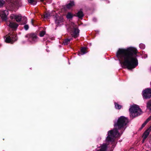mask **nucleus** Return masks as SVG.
Masks as SVG:
<instances>
[{
  "instance_id": "nucleus-24",
  "label": "nucleus",
  "mask_w": 151,
  "mask_h": 151,
  "mask_svg": "<svg viewBox=\"0 0 151 151\" xmlns=\"http://www.w3.org/2000/svg\"><path fill=\"white\" fill-rule=\"evenodd\" d=\"M50 16V14L49 13H46L44 15V17L45 18H47Z\"/></svg>"
},
{
  "instance_id": "nucleus-25",
  "label": "nucleus",
  "mask_w": 151,
  "mask_h": 151,
  "mask_svg": "<svg viewBox=\"0 0 151 151\" xmlns=\"http://www.w3.org/2000/svg\"><path fill=\"white\" fill-rule=\"evenodd\" d=\"M24 28L26 30H27L29 28V26L28 25H25L24 26Z\"/></svg>"
},
{
  "instance_id": "nucleus-12",
  "label": "nucleus",
  "mask_w": 151,
  "mask_h": 151,
  "mask_svg": "<svg viewBox=\"0 0 151 151\" xmlns=\"http://www.w3.org/2000/svg\"><path fill=\"white\" fill-rule=\"evenodd\" d=\"M75 5L73 1H70V3L68 4L66 6L68 9H70L73 6H74Z\"/></svg>"
},
{
  "instance_id": "nucleus-32",
  "label": "nucleus",
  "mask_w": 151,
  "mask_h": 151,
  "mask_svg": "<svg viewBox=\"0 0 151 151\" xmlns=\"http://www.w3.org/2000/svg\"><path fill=\"white\" fill-rule=\"evenodd\" d=\"M44 1V0H40V1L41 2H43Z\"/></svg>"
},
{
  "instance_id": "nucleus-16",
  "label": "nucleus",
  "mask_w": 151,
  "mask_h": 151,
  "mask_svg": "<svg viewBox=\"0 0 151 151\" xmlns=\"http://www.w3.org/2000/svg\"><path fill=\"white\" fill-rule=\"evenodd\" d=\"M77 16L79 18H82L83 16V12L81 11H80L77 14Z\"/></svg>"
},
{
  "instance_id": "nucleus-28",
  "label": "nucleus",
  "mask_w": 151,
  "mask_h": 151,
  "mask_svg": "<svg viewBox=\"0 0 151 151\" xmlns=\"http://www.w3.org/2000/svg\"><path fill=\"white\" fill-rule=\"evenodd\" d=\"M147 130L150 133L151 131V126Z\"/></svg>"
},
{
  "instance_id": "nucleus-26",
  "label": "nucleus",
  "mask_w": 151,
  "mask_h": 151,
  "mask_svg": "<svg viewBox=\"0 0 151 151\" xmlns=\"http://www.w3.org/2000/svg\"><path fill=\"white\" fill-rule=\"evenodd\" d=\"M151 119V115L146 120V122H148Z\"/></svg>"
},
{
  "instance_id": "nucleus-31",
  "label": "nucleus",
  "mask_w": 151,
  "mask_h": 151,
  "mask_svg": "<svg viewBox=\"0 0 151 151\" xmlns=\"http://www.w3.org/2000/svg\"><path fill=\"white\" fill-rule=\"evenodd\" d=\"M23 18H24V19H25V20H27V19H26V17H24Z\"/></svg>"
},
{
  "instance_id": "nucleus-29",
  "label": "nucleus",
  "mask_w": 151,
  "mask_h": 151,
  "mask_svg": "<svg viewBox=\"0 0 151 151\" xmlns=\"http://www.w3.org/2000/svg\"><path fill=\"white\" fill-rule=\"evenodd\" d=\"M21 2V0H17V4H18V3H20Z\"/></svg>"
},
{
  "instance_id": "nucleus-27",
  "label": "nucleus",
  "mask_w": 151,
  "mask_h": 151,
  "mask_svg": "<svg viewBox=\"0 0 151 151\" xmlns=\"http://www.w3.org/2000/svg\"><path fill=\"white\" fill-rule=\"evenodd\" d=\"M147 123V122H146V121H145V122L142 125V127H144L145 125H146V124Z\"/></svg>"
},
{
  "instance_id": "nucleus-18",
  "label": "nucleus",
  "mask_w": 151,
  "mask_h": 151,
  "mask_svg": "<svg viewBox=\"0 0 151 151\" xmlns=\"http://www.w3.org/2000/svg\"><path fill=\"white\" fill-rule=\"evenodd\" d=\"M70 40L69 39H66L64 41L63 43L65 45H67L70 42Z\"/></svg>"
},
{
  "instance_id": "nucleus-2",
  "label": "nucleus",
  "mask_w": 151,
  "mask_h": 151,
  "mask_svg": "<svg viewBox=\"0 0 151 151\" xmlns=\"http://www.w3.org/2000/svg\"><path fill=\"white\" fill-rule=\"evenodd\" d=\"M128 122V119L127 117L123 116L119 117L117 122L114 124V129L108 132L106 140L113 141L115 138L120 136L125 130V126Z\"/></svg>"
},
{
  "instance_id": "nucleus-19",
  "label": "nucleus",
  "mask_w": 151,
  "mask_h": 151,
  "mask_svg": "<svg viewBox=\"0 0 151 151\" xmlns=\"http://www.w3.org/2000/svg\"><path fill=\"white\" fill-rule=\"evenodd\" d=\"M73 17L72 14L70 13H68L66 15V17L68 19L71 18Z\"/></svg>"
},
{
  "instance_id": "nucleus-21",
  "label": "nucleus",
  "mask_w": 151,
  "mask_h": 151,
  "mask_svg": "<svg viewBox=\"0 0 151 151\" xmlns=\"http://www.w3.org/2000/svg\"><path fill=\"white\" fill-rule=\"evenodd\" d=\"M45 33V32L44 31H42L40 32V36L41 37H42L44 36Z\"/></svg>"
},
{
  "instance_id": "nucleus-9",
  "label": "nucleus",
  "mask_w": 151,
  "mask_h": 151,
  "mask_svg": "<svg viewBox=\"0 0 151 151\" xmlns=\"http://www.w3.org/2000/svg\"><path fill=\"white\" fill-rule=\"evenodd\" d=\"M10 18L12 19H15L17 22H20L22 19L21 15H15L14 14H12L10 16Z\"/></svg>"
},
{
  "instance_id": "nucleus-23",
  "label": "nucleus",
  "mask_w": 151,
  "mask_h": 151,
  "mask_svg": "<svg viewBox=\"0 0 151 151\" xmlns=\"http://www.w3.org/2000/svg\"><path fill=\"white\" fill-rule=\"evenodd\" d=\"M4 4V1L3 0H0V7L2 6Z\"/></svg>"
},
{
  "instance_id": "nucleus-11",
  "label": "nucleus",
  "mask_w": 151,
  "mask_h": 151,
  "mask_svg": "<svg viewBox=\"0 0 151 151\" xmlns=\"http://www.w3.org/2000/svg\"><path fill=\"white\" fill-rule=\"evenodd\" d=\"M63 22V18L62 17H58L57 18V19L55 20V22L58 25L59 24Z\"/></svg>"
},
{
  "instance_id": "nucleus-8",
  "label": "nucleus",
  "mask_w": 151,
  "mask_h": 151,
  "mask_svg": "<svg viewBox=\"0 0 151 151\" xmlns=\"http://www.w3.org/2000/svg\"><path fill=\"white\" fill-rule=\"evenodd\" d=\"M8 14V11L5 10L0 11V16L3 20H6L7 19V16Z\"/></svg>"
},
{
  "instance_id": "nucleus-15",
  "label": "nucleus",
  "mask_w": 151,
  "mask_h": 151,
  "mask_svg": "<svg viewBox=\"0 0 151 151\" xmlns=\"http://www.w3.org/2000/svg\"><path fill=\"white\" fill-rule=\"evenodd\" d=\"M147 108L150 110H151V100L148 101L147 104Z\"/></svg>"
},
{
  "instance_id": "nucleus-14",
  "label": "nucleus",
  "mask_w": 151,
  "mask_h": 151,
  "mask_svg": "<svg viewBox=\"0 0 151 151\" xmlns=\"http://www.w3.org/2000/svg\"><path fill=\"white\" fill-rule=\"evenodd\" d=\"M28 2L32 5H35L37 3L36 0H28Z\"/></svg>"
},
{
  "instance_id": "nucleus-22",
  "label": "nucleus",
  "mask_w": 151,
  "mask_h": 151,
  "mask_svg": "<svg viewBox=\"0 0 151 151\" xmlns=\"http://www.w3.org/2000/svg\"><path fill=\"white\" fill-rule=\"evenodd\" d=\"M139 47L142 49H144L145 48V46L143 44H140L139 45Z\"/></svg>"
},
{
  "instance_id": "nucleus-3",
  "label": "nucleus",
  "mask_w": 151,
  "mask_h": 151,
  "mask_svg": "<svg viewBox=\"0 0 151 151\" xmlns=\"http://www.w3.org/2000/svg\"><path fill=\"white\" fill-rule=\"evenodd\" d=\"M129 111L130 112V116L132 117H135L140 115L142 113L140 109L136 105L131 106Z\"/></svg>"
},
{
  "instance_id": "nucleus-34",
  "label": "nucleus",
  "mask_w": 151,
  "mask_h": 151,
  "mask_svg": "<svg viewBox=\"0 0 151 151\" xmlns=\"http://www.w3.org/2000/svg\"><path fill=\"white\" fill-rule=\"evenodd\" d=\"M150 150H151V147Z\"/></svg>"
},
{
  "instance_id": "nucleus-4",
  "label": "nucleus",
  "mask_w": 151,
  "mask_h": 151,
  "mask_svg": "<svg viewBox=\"0 0 151 151\" xmlns=\"http://www.w3.org/2000/svg\"><path fill=\"white\" fill-rule=\"evenodd\" d=\"M70 27L71 31V35L72 36L74 37H78L79 35V31L78 29L77 25L74 23H71Z\"/></svg>"
},
{
  "instance_id": "nucleus-7",
  "label": "nucleus",
  "mask_w": 151,
  "mask_h": 151,
  "mask_svg": "<svg viewBox=\"0 0 151 151\" xmlns=\"http://www.w3.org/2000/svg\"><path fill=\"white\" fill-rule=\"evenodd\" d=\"M143 98L145 99H148L151 97V89L147 88L143 91L142 92Z\"/></svg>"
},
{
  "instance_id": "nucleus-35",
  "label": "nucleus",
  "mask_w": 151,
  "mask_h": 151,
  "mask_svg": "<svg viewBox=\"0 0 151 151\" xmlns=\"http://www.w3.org/2000/svg\"><path fill=\"white\" fill-rule=\"evenodd\" d=\"M148 151V150H147V151Z\"/></svg>"
},
{
  "instance_id": "nucleus-6",
  "label": "nucleus",
  "mask_w": 151,
  "mask_h": 151,
  "mask_svg": "<svg viewBox=\"0 0 151 151\" xmlns=\"http://www.w3.org/2000/svg\"><path fill=\"white\" fill-rule=\"evenodd\" d=\"M26 37H28L29 41L32 43L37 42L39 40L38 37L37 36V35L34 33L28 34Z\"/></svg>"
},
{
  "instance_id": "nucleus-30",
  "label": "nucleus",
  "mask_w": 151,
  "mask_h": 151,
  "mask_svg": "<svg viewBox=\"0 0 151 151\" xmlns=\"http://www.w3.org/2000/svg\"><path fill=\"white\" fill-rule=\"evenodd\" d=\"M31 22L32 23V24L33 25V20L32 19L31 21Z\"/></svg>"
},
{
  "instance_id": "nucleus-17",
  "label": "nucleus",
  "mask_w": 151,
  "mask_h": 151,
  "mask_svg": "<svg viewBox=\"0 0 151 151\" xmlns=\"http://www.w3.org/2000/svg\"><path fill=\"white\" fill-rule=\"evenodd\" d=\"M81 55H83L86 53V48L85 47H83L81 49Z\"/></svg>"
},
{
  "instance_id": "nucleus-20",
  "label": "nucleus",
  "mask_w": 151,
  "mask_h": 151,
  "mask_svg": "<svg viewBox=\"0 0 151 151\" xmlns=\"http://www.w3.org/2000/svg\"><path fill=\"white\" fill-rule=\"evenodd\" d=\"M115 108L117 109H120L122 107V106L121 105H119L118 104L116 103H115Z\"/></svg>"
},
{
  "instance_id": "nucleus-10",
  "label": "nucleus",
  "mask_w": 151,
  "mask_h": 151,
  "mask_svg": "<svg viewBox=\"0 0 151 151\" xmlns=\"http://www.w3.org/2000/svg\"><path fill=\"white\" fill-rule=\"evenodd\" d=\"M7 24L10 27L14 29H16L18 26L17 23L12 21H9Z\"/></svg>"
},
{
  "instance_id": "nucleus-33",
  "label": "nucleus",
  "mask_w": 151,
  "mask_h": 151,
  "mask_svg": "<svg viewBox=\"0 0 151 151\" xmlns=\"http://www.w3.org/2000/svg\"><path fill=\"white\" fill-rule=\"evenodd\" d=\"M150 70L151 71V67H150Z\"/></svg>"
},
{
  "instance_id": "nucleus-5",
  "label": "nucleus",
  "mask_w": 151,
  "mask_h": 151,
  "mask_svg": "<svg viewBox=\"0 0 151 151\" xmlns=\"http://www.w3.org/2000/svg\"><path fill=\"white\" fill-rule=\"evenodd\" d=\"M17 40L16 35L15 34L10 33L6 36L5 40L6 43H13Z\"/></svg>"
},
{
  "instance_id": "nucleus-13",
  "label": "nucleus",
  "mask_w": 151,
  "mask_h": 151,
  "mask_svg": "<svg viewBox=\"0 0 151 151\" xmlns=\"http://www.w3.org/2000/svg\"><path fill=\"white\" fill-rule=\"evenodd\" d=\"M149 133H150L149 132H148L147 130L144 133L143 135V141H144L145 139L148 137Z\"/></svg>"
},
{
  "instance_id": "nucleus-1",
  "label": "nucleus",
  "mask_w": 151,
  "mask_h": 151,
  "mask_svg": "<svg viewBox=\"0 0 151 151\" xmlns=\"http://www.w3.org/2000/svg\"><path fill=\"white\" fill-rule=\"evenodd\" d=\"M136 49L130 47L127 49H119L116 56L122 65V67L131 69L135 68L138 65Z\"/></svg>"
}]
</instances>
